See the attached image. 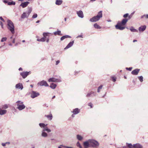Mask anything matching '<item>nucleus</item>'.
<instances>
[{"instance_id":"obj_1","label":"nucleus","mask_w":148,"mask_h":148,"mask_svg":"<svg viewBox=\"0 0 148 148\" xmlns=\"http://www.w3.org/2000/svg\"><path fill=\"white\" fill-rule=\"evenodd\" d=\"M83 145L85 148H87L89 147L97 148L99 147V144L98 141L94 139H90L84 142Z\"/></svg>"},{"instance_id":"obj_2","label":"nucleus","mask_w":148,"mask_h":148,"mask_svg":"<svg viewBox=\"0 0 148 148\" xmlns=\"http://www.w3.org/2000/svg\"><path fill=\"white\" fill-rule=\"evenodd\" d=\"M7 28L11 32L14 34L15 33L14 26L13 22L10 20H8L7 21Z\"/></svg>"},{"instance_id":"obj_3","label":"nucleus","mask_w":148,"mask_h":148,"mask_svg":"<svg viewBox=\"0 0 148 148\" xmlns=\"http://www.w3.org/2000/svg\"><path fill=\"white\" fill-rule=\"evenodd\" d=\"M32 10V8L28 7L27 11V12H23V14L21 15V18L23 19L27 18L31 12Z\"/></svg>"},{"instance_id":"obj_4","label":"nucleus","mask_w":148,"mask_h":148,"mask_svg":"<svg viewBox=\"0 0 148 148\" xmlns=\"http://www.w3.org/2000/svg\"><path fill=\"white\" fill-rule=\"evenodd\" d=\"M17 108L19 110L21 111L25 108V106L23 104V102L21 101H18L16 102Z\"/></svg>"},{"instance_id":"obj_5","label":"nucleus","mask_w":148,"mask_h":148,"mask_svg":"<svg viewBox=\"0 0 148 148\" xmlns=\"http://www.w3.org/2000/svg\"><path fill=\"white\" fill-rule=\"evenodd\" d=\"M45 131H47L48 133H49L51 132V130L48 127L43 129L42 131L41 134V136L42 137L46 138L48 136L47 134L45 132Z\"/></svg>"},{"instance_id":"obj_6","label":"nucleus","mask_w":148,"mask_h":148,"mask_svg":"<svg viewBox=\"0 0 148 148\" xmlns=\"http://www.w3.org/2000/svg\"><path fill=\"white\" fill-rule=\"evenodd\" d=\"M48 81L49 82H62L61 78L59 77L58 78L54 77L50 78L48 79Z\"/></svg>"},{"instance_id":"obj_7","label":"nucleus","mask_w":148,"mask_h":148,"mask_svg":"<svg viewBox=\"0 0 148 148\" xmlns=\"http://www.w3.org/2000/svg\"><path fill=\"white\" fill-rule=\"evenodd\" d=\"M80 112V110L78 108H76L73 109V111H71V112L73 113V114L71 115V116L73 118L75 117V115L79 113Z\"/></svg>"},{"instance_id":"obj_8","label":"nucleus","mask_w":148,"mask_h":148,"mask_svg":"<svg viewBox=\"0 0 148 148\" xmlns=\"http://www.w3.org/2000/svg\"><path fill=\"white\" fill-rule=\"evenodd\" d=\"M37 85L40 86H44L46 87H47L49 86L47 82L44 80L38 82L37 84Z\"/></svg>"},{"instance_id":"obj_9","label":"nucleus","mask_w":148,"mask_h":148,"mask_svg":"<svg viewBox=\"0 0 148 148\" xmlns=\"http://www.w3.org/2000/svg\"><path fill=\"white\" fill-rule=\"evenodd\" d=\"M40 94L39 92L34 91H32L31 93V97L33 99L37 97Z\"/></svg>"},{"instance_id":"obj_10","label":"nucleus","mask_w":148,"mask_h":148,"mask_svg":"<svg viewBox=\"0 0 148 148\" xmlns=\"http://www.w3.org/2000/svg\"><path fill=\"white\" fill-rule=\"evenodd\" d=\"M29 72H24L20 73L21 75L22 76L23 78H25L29 75Z\"/></svg>"},{"instance_id":"obj_11","label":"nucleus","mask_w":148,"mask_h":148,"mask_svg":"<svg viewBox=\"0 0 148 148\" xmlns=\"http://www.w3.org/2000/svg\"><path fill=\"white\" fill-rule=\"evenodd\" d=\"M15 88H16L20 89L21 90H22L23 88V87L22 83H19L16 85Z\"/></svg>"},{"instance_id":"obj_12","label":"nucleus","mask_w":148,"mask_h":148,"mask_svg":"<svg viewBox=\"0 0 148 148\" xmlns=\"http://www.w3.org/2000/svg\"><path fill=\"white\" fill-rule=\"evenodd\" d=\"M128 21L127 19H123L121 22H118V24L121 25H124L127 23Z\"/></svg>"},{"instance_id":"obj_13","label":"nucleus","mask_w":148,"mask_h":148,"mask_svg":"<svg viewBox=\"0 0 148 148\" xmlns=\"http://www.w3.org/2000/svg\"><path fill=\"white\" fill-rule=\"evenodd\" d=\"M77 14L79 17L81 18H83L84 17V14L82 11L79 10L77 11Z\"/></svg>"},{"instance_id":"obj_14","label":"nucleus","mask_w":148,"mask_h":148,"mask_svg":"<svg viewBox=\"0 0 148 148\" xmlns=\"http://www.w3.org/2000/svg\"><path fill=\"white\" fill-rule=\"evenodd\" d=\"M99 20L96 16H95L91 18L90 20V21L92 22L97 21Z\"/></svg>"},{"instance_id":"obj_15","label":"nucleus","mask_w":148,"mask_h":148,"mask_svg":"<svg viewBox=\"0 0 148 148\" xmlns=\"http://www.w3.org/2000/svg\"><path fill=\"white\" fill-rule=\"evenodd\" d=\"M121 25L118 24L117 23V24L115 26V27L116 29H119L120 30H123L125 28V27H124L121 26H122Z\"/></svg>"},{"instance_id":"obj_16","label":"nucleus","mask_w":148,"mask_h":148,"mask_svg":"<svg viewBox=\"0 0 148 148\" xmlns=\"http://www.w3.org/2000/svg\"><path fill=\"white\" fill-rule=\"evenodd\" d=\"M140 69H136L133 70L131 72V73L133 75H137L138 74L139 72Z\"/></svg>"},{"instance_id":"obj_17","label":"nucleus","mask_w":148,"mask_h":148,"mask_svg":"<svg viewBox=\"0 0 148 148\" xmlns=\"http://www.w3.org/2000/svg\"><path fill=\"white\" fill-rule=\"evenodd\" d=\"M29 3V2L28 1L23 2L21 3L20 6H21L23 8H24L27 7Z\"/></svg>"},{"instance_id":"obj_18","label":"nucleus","mask_w":148,"mask_h":148,"mask_svg":"<svg viewBox=\"0 0 148 148\" xmlns=\"http://www.w3.org/2000/svg\"><path fill=\"white\" fill-rule=\"evenodd\" d=\"M146 26L144 25L141 26L138 28V30L140 32H142L145 31L146 29Z\"/></svg>"},{"instance_id":"obj_19","label":"nucleus","mask_w":148,"mask_h":148,"mask_svg":"<svg viewBox=\"0 0 148 148\" xmlns=\"http://www.w3.org/2000/svg\"><path fill=\"white\" fill-rule=\"evenodd\" d=\"M45 116L46 117L48 120H51L53 118L51 112L49 114L45 115Z\"/></svg>"},{"instance_id":"obj_20","label":"nucleus","mask_w":148,"mask_h":148,"mask_svg":"<svg viewBox=\"0 0 148 148\" xmlns=\"http://www.w3.org/2000/svg\"><path fill=\"white\" fill-rule=\"evenodd\" d=\"M102 16L103 15L102 11H100L97 14L96 16L99 19H100V18L102 17Z\"/></svg>"},{"instance_id":"obj_21","label":"nucleus","mask_w":148,"mask_h":148,"mask_svg":"<svg viewBox=\"0 0 148 148\" xmlns=\"http://www.w3.org/2000/svg\"><path fill=\"white\" fill-rule=\"evenodd\" d=\"M74 43V41H73L72 42H70L67 45L66 47L64 48V49H67L71 47L73 45Z\"/></svg>"},{"instance_id":"obj_22","label":"nucleus","mask_w":148,"mask_h":148,"mask_svg":"<svg viewBox=\"0 0 148 148\" xmlns=\"http://www.w3.org/2000/svg\"><path fill=\"white\" fill-rule=\"evenodd\" d=\"M134 148H143L142 145L139 143H136L134 144Z\"/></svg>"},{"instance_id":"obj_23","label":"nucleus","mask_w":148,"mask_h":148,"mask_svg":"<svg viewBox=\"0 0 148 148\" xmlns=\"http://www.w3.org/2000/svg\"><path fill=\"white\" fill-rule=\"evenodd\" d=\"M47 125V124H45L44 123H40L39 124V125L40 127L41 128H43V129L47 127H46Z\"/></svg>"},{"instance_id":"obj_24","label":"nucleus","mask_w":148,"mask_h":148,"mask_svg":"<svg viewBox=\"0 0 148 148\" xmlns=\"http://www.w3.org/2000/svg\"><path fill=\"white\" fill-rule=\"evenodd\" d=\"M57 86L56 84L53 83H52L51 84L50 87L52 89H55Z\"/></svg>"},{"instance_id":"obj_25","label":"nucleus","mask_w":148,"mask_h":148,"mask_svg":"<svg viewBox=\"0 0 148 148\" xmlns=\"http://www.w3.org/2000/svg\"><path fill=\"white\" fill-rule=\"evenodd\" d=\"M94 27L96 29H99L101 28V27L99 26L97 23H95L93 25Z\"/></svg>"},{"instance_id":"obj_26","label":"nucleus","mask_w":148,"mask_h":148,"mask_svg":"<svg viewBox=\"0 0 148 148\" xmlns=\"http://www.w3.org/2000/svg\"><path fill=\"white\" fill-rule=\"evenodd\" d=\"M54 34L56 35H58L61 36L62 34H61L60 31L58 30L57 31L53 32Z\"/></svg>"},{"instance_id":"obj_27","label":"nucleus","mask_w":148,"mask_h":148,"mask_svg":"<svg viewBox=\"0 0 148 148\" xmlns=\"http://www.w3.org/2000/svg\"><path fill=\"white\" fill-rule=\"evenodd\" d=\"M62 2V1L60 0H56V4L58 5H61Z\"/></svg>"},{"instance_id":"obj_28","label":"nucleus","mask_w":148,"mask_h":148,"mask_svg":"<svg viewBox=\"0 0 148 148\" xmlns=\"http://www.w3.org/2000/svg\"><path fill=\"white\" fill-rule=\"evenodd\" d=\"M7 110H1L0 112V115H3L5 114L7 112Z\"/></svg>"},{"instance_id":"obj_29","label":"nucleus","mask_w":148,"mask_h":148,"mask_svg":"<svg viewBox=\"0 0 148 148\" xmlns=\"http://www.w3.org/2000/svg\"><path fill=\"white\" fill-rule=\"evenodd\" d=\"M77 138V139L79 140H82L83 139V137L82 136H81V135L77 134V135L76 136Z\"/></svg>"},{"instance_id":"obj_30","label":"nucleus","mask_w":148,"mask_h":148,"mask_svg":"<svg viewBox=\"0 0 148 148\" xmlns=\"http://www.w3.org/2000/svg\"><path fill=\"white\" fill-rule=\"evenodd\" d=\"M130 30L133 32H138L137 30L134 29L133 27H131L130 28Z\"/></svg>"},{"instance_id":"obj_31","label":"nucleus","mask_w":148,"mask_h":148,"mask_svg":"<svg viewBox=\"0 0 148 148\" xmlns=\"http://www.w3.org/2000/svg\"><path fill=\"white\" fill-rule=\"evenodd\" d=\"M127 146L129 148H134V144L132 145L131 143H127Z\"/></svg>"},{"instance_id":"obj_32","label":"nucleus","mask_w":148,"mask_h":148,"mask_svg":"<svg viewBox=\"0 0 148 148\" xmlns=\"http://www.w3.org/2000/svg\"><path fill=\"white\" fill-rule=\"evenodd\" d=\"M45 40H46V39H45L43 37L42 38L40 39H38L37 40L38 41L42 42H45Z\"/></svg>"},{"instance_id":"obj_33","label":"nucleus","mask_w":148,"mask_h":148,"mask_svg":"<svg viewBox=\"0 0 148 148\" xmlns=\"http://www.w3.org/2000/svg\"><path fill=\"white\" fill-rule=\"evenodd\" d=\"M94 92H92V91H91L90 92L88 93L87 94V95L86 96V97H90V96H91V95H92L94 94Z\"/></svg>"},{"instance_id":"obj_34","label":"nucleus","mask_w":148,"mask_h":148,"mask_svg":"<svg viewBox=\"0 0 148 148\" xmlns=\"http://www.w3.org/2000/svg\"><path fill=\"white\" fill-rule=\"evenodd\" d=\"M15 2L12 1L11 2H8V5H15Z\"/></svg>"},{"instance_id":"obj_35","label":"nucleus","mask_w":148,"mask_h":148,"mask_svg":"<svg viewBox=\"0 0 148 148\" xmlns=\"http://www.w3.org/2000/svg\"><path fill=\"white\" fill-rule=\"evenodd\" d=\"M102 87H103V86L102 85H101L99 87L98 90H97V92H100V90L102 88Z\"/></svg>"},{"instance_id":"obj_36","label":"nucleus","mask_w":148,"mask_h":148,"mask_svg":"<svg viewBox=\"0 0 148 148\" xmlns=\"http://www.w3.org/2000/svg\"><path fill=\"white\" fill-rule=\"evenodd\" d=\"M76 145L77 147H79V148H82V146L81 145L80 143L78 142L77 144H76Z\"/></svg>"},{"instance_id":"obj_37","label":"nucleus","mask_w":148,"mask_h":148,"mask_svg":"<svg viewBox=\"0 0 148 148\" xmlns=\"http://www.w3.org/2000/svg\"><path fill=\"white\" fill-rule=\"evenodd\" d=\"M138 78L141 82H142L143 81V77L142 76H139Z\"/></svg>"},{"instance_id":"obj_38","label":"nucleus","mask_w":148,"mask_h":148,"mask_svg":"<svg viewBox=\"0 0 148 148\" xmlns=\"http://www.w3.org/2000/svg\"><path fill=\"white\" fill-rule=\"evenodd\" d=\"M7 38L6 37H3L1 40V42H2L5 41L7 40Z\"/></svg>"},{"instance_id":"obj_39","label":"nucleus","mask_w":148,"mask_h":148,"mask_svg":"<svg viewBox=\"0 0 148 148\" xmlns=\"http://www.w3.org/2000/svg\"><path fill=\"white\" fill-rule=\"evenodd\" d=\"M43 34L47 36H49V35L51 34V33L49 32H44L43 33Z\"/></svg>"},{"instance_id":"obj_40","label":"nucleus","mask_w":148,"mask_h":148,"mask_svg":"<svg viewBox=\"0 0 148 148\" xmlns=\"http://www.w3.org/2000/svg\"><path fill=\"white\" fill-rule=\"evenodd\" d=\"M8 108V106L7 104H5L2 106V108L6 109Z\"/></svg>"},{"instance_id":"obj_41","label":"nucleus","mask_w":148,"mask_h":148,"mask_svg":"<svg viewBox=\"0 0 148 148\" xmlns=\"http://www.w3.org/2000/svg\"><path fill=\"white\" fill-rule=\"evenodd\" d=\"M37 17V15L36 14H34L33 15L32 18H36Z\"/></svg>"},{"instance_id":"obj_42","label":"nucleus","mask_w":148,"mask_h":148,"mask_svg":"<svg viewBox=\"0 0 148 148\" xmlns=\"http://www.w3.org/2000/svg\"><path fill=\"white\" fill-rule=\"evenodd\" d=\"M63 36L65 39L67 38H71V36L68 35H65Z\"/></svg>"},{"instance_id":"obj_43","label":"nucleus","mask_w":148,"mask_h":148,"mask_svg":"<svg viewBox=\"0 0 148 148\" xmlns=\"http://www.w3.org/2000/svg\"><path fill=\"white\" fill-rule=\"evenodd\" d=\"M128 15H129V14L128 13H126V14H124L123 16L125 18H126L128 16Z\"/></svg>"},{"instance_id":"obj_44","label":"nucleus","mask_w":148,"mask_h":148,"mask_svg":"<svg viewBox=\"0 0 148 148\" xmlns=\"http://www.w3.org/2000/svg\"><path fill=\"white\" fill-rule=\"evenodd\" d=\"M112 81L114 82H115L116 81V78L114 77H112Z\"/></svg>"},{"instance_id":"obj_45","label":"nucleus","mask_w":148,"mask_h":148,"mask_svg":"<svg viewBox=\"0 0 148 148\" xmlns=\"http://www.w3.org/2000/svg\"><path fill=\"white\" fill-rule=\"evenodd\" d=\"M132 67H130V68H126V70H129V71H131L132 69Z\"/></svg>"},{"instance_id":"obj_46","label":"nucleus","mask_w":148,"mask_h":148,"mask_svg":"<svg viewBox=\"0 0 148 148\" xmlns=\"http://www.w3.org/2000/svg\"><path fill=\"white\" fill-rule=\"evenodd\" d=\"M83 38V35L82 34H81L79 35L76 38Z\"/></svg>"},{"instance_id":"obj_47","label":"nucleus","mask_w":148,"mask_h":148,"mask_svg":"<svg viewBox=\"0 0 148 148\" xmlns=\"http://www.w3.org/2000/svg\"><path fill=\"white\" fill-rule=\"evenodd\" d=\"M0 25L1 26L2 28H3V24L2 22H0Z\"/></svg>"},{"instance_id":"obj_48","label":"nucleus","mask_w":148,"mask_h":148,"mask_svg":"<svg viewBox=\"0 0 148 148\" xmlns=\"http://www.w3.org/2000/svg\"><path fill=\"white\" fill-rule=\"evenodd\" d=\"M92 104L91 103H88V106H90L91 108H92Z\"/></svg>"},{"instance_id":"obj_49","label":"nucleus","mask_w":148,"mask_h":148,"mask_svg":"<svg viewBox=\"0 0 148 148\" xmlns=\"http://www.w3.org/2000/svg\"><path fill=\"white\" fill-rule=\"evenodd\" d=\"M7 143H2L1 145L3 146L4 147L7 144Z\"/></svg>"},{"instance_id":"obj_50","label":"nucleus","mask_w":148,"mask_h":148,"mask_svg":"<svg viewBox=\"0 0 148 148\" xmlns=\"http://www.w3.org/2000/svg\"><path fill=\"white\" fill-rule=\"evenodd\" d=\"M60 62V61L59 60H57L56 62V65H57Z\"/></svg>"},{"instance_id":"obj_51","label":"nucleus","mask_w":148,"mask_h":148,"mask_svg":"<svg viewBox=\"0 0 148 148\" xmlns=\"http://www.w3.org/2000/svg\"><path fill=\"white\" fill-rule=\"evenodd\" d=\"M0 19L2 21H3V22H5V20L4 19L2 18V17L1 16H0Z\"/></svg>"},{"instance_id":"obj_52","label":"nucleus","mask_w":148,"mask_h":148,"mask_svg":"<svg viewBox=\"0 0 148 148\" xmlns=\"http://www.w3.org/2000/svg\"><path fill=\"white\" fill-rule=\"evenodd\" d=\"M65 38H64V36H62V37L61 38H60V40L61 41H62Z\"/></svg>"},{"instance_id":"obj_53","label":"nucleus","mask_w":148,"mask_h":148,"mask_svg":"<svg viewBox=\"0 0 148 148\" xmlns=\"http://www.w3.org/2000/svg\"><path fill=\"white\" fill-rule=\"evenodd\" d=\"M146 18V15L144 14V15L141 16V18Z\"/></svg>"},{"instance_id":"obj_54","label":"nucleus","mask_w":148,"mask_h":148,"mask_svg":"<svg viewBox=\"0 0 148 148\" xmlns=\"http://www.w3.org/2000/svg\"><path fill=\"white\" fill-rule=\"evenodd\" d=\"M43 38L45 39L46 38H47V36H45V35L44 34H43Z\"/></svg>"},{"instance_id":"obj_55","label":"nucleus","mask_w":148,"mask_h":148,"mask_svg":"<svg viewBox=\"0 0 148 148\" xmlns=\"http://www.w3.org/2000/svg\"><path fill=\"white\" fill-rule=\"evenodd\" d=\"M3 2L4 3H8V2L7 0H3Z\"/></svg>"},{"instance_id":"obj_56","label":"nucleus","mask_w":148,"mask_h":148,"mask_svg":"<svg viewBox=\"0 0 148 148\" xmlns=\"http://www.w3.org/2000/svg\"><path fill=\"white\" fill-rule=\"evenodd\" d=\"M49 39L48 38L46 40V42H47L48 43L49 42Z\"/></svg>"},{"instance_id":"obj_57","label":"nucleus","mask_w":148,"mask_h":148,"mask_svg":"<svg viewBox=\"0 0 148 148\" xmlns=\"http://www.w3.org/2000/svg\"><path fill=\"white\" fill-rule=\"evenodd\" d=\"M12 42V43H14L15 42V38L13 39Z\"/></svg>"},{"instance_id":"obj_58","label":"nucleus","mask_w":148,"mask_h":148,"mask_svg":"<svg viewBox=\"0 0 148 148\" xmlns=\"http://www.w3.org/2000/svg\"><path fill=\"white\" fill-rule=\"evenodd\" d=\"M18 70L19 71H22V69L21 68H20L19 69H18Z\"/></svg>"},{"instance_id":"obj_59","label":"nucleus","mask_w":148,"mask_h":148,"mask_svg":"<svg viewBox=\"0 0 148 148\" xmlns=\"http://www.w3.org/2000/svg\"><path fill=\"white\" fill-rule=\"evenodd\" d=\"M146 18H148V14L146 15Z\"/></svg>"},{"instance_id":"obj_60","label":"nucleus","mask_w":148,"mask_h":148,"mask_svg":"<svg viewBox=\"0 0 148 148\" xmlns=\"http://www.w3.org/2000/svg\"><path fill=\"white\" fill-rule=\"evenodd\" d=\"M39 22H40V21L39 20H38L36 21V23H39Z\"/></svg>"},{"instance_id":"obj_61","label":"nucleus","mask_w":148,"mask_h":148,"mask_svg":"<svg viewBox=\"0 0 148 148\" xmlns=\"http://www.w3.org/2000/svg\"><path fill=\"white\" fill-rule=\"evenodd\" d=\"M137 41V40H134L133 41V42H136Z\"/></svg>"},{"instance_id":"obj_62","label":"nucleus","mask_w":148,"mask_h":148,"mask_svg":"<svg viewBox=\"0 0 148 148\" xmlns=\"http://www.w3.org/2000/svg\"><path fill=\"white\" fill-rule=\"evenodd\" d=\"M128 17L129 18V19H130L131 17V16H128Z\"/></svg>"},{"instance_id":"obj_63","label":"nucleus","mask_w":148,"mask_h":148,"mask_svg":"<svg viewBox=\"0 0 148 148\" xmlns=\"http://www.w3.org/2000/svg\"><path fill=\"white\" fill-rule=\"evenodd\" d=\"M96 0H90V1H92H92H95Z\"/></svg>"},{"instance_id":"obj_64","label":"nucleus","mask_w":148,"mask_h":148,"mask_svg":"<svg viewBox=\"0 0 148 148\" xmlns=\"http://www.w3.org/2000/svg\"><path fill=\"white\" fill-rule=\"evenodd\" d=\"M107 21L108 22H110L111 21V20H108Z\"/></svg>"}]
</instances>
